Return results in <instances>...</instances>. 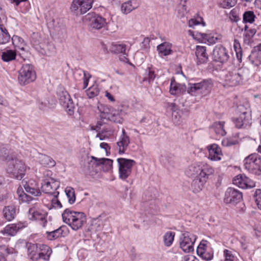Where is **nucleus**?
Masks as SVG:
<instances>
[{
  "mask_svg": "<svg viewBox=\"0 0 261 261\" xmlns=\"http://www.w3.org/2000/svg\"><path fill=\"white\" fill-rule=\"evenodd\" d=\"M62 216L63 222L74 230L82 228L86 221V217L84 213L73 211L68 208L64 210Z\"/></svg>",
  "mask_w": 261,
  "mask_h": 261,
  "instance_id": "f257e3e1",
  "label": "nucleus"
},
{
  "mask_svg": "<svg viewBox=\"0 0 261 261\" xmlns=\"http://www.w3.org/2000/svg\"><path fill=\"white\" fill-rule=\"evenodd\" d=\"M214 169L209 165L202 162H194L186 169V174L190 177H209L213 174Z\"/></svg>",
  "mask_w": 261,
  "mask_h": 261,
  "instance_id": "f03ea898",
  "label": "nucleus"
},
{
  "mask_svg": "<svg viewBox=\"0 0 261 261\" xmlns=\"http://www.w3.org/2000/svg\"><path fill=\"white\" fill-rule=\"evenodd\" d=\"M249 74L250 71L247 68L242 67L226 72L223 80L226 85L236 86L240 84L243 80L247 79Z\"/></svg>",
  "mask_w": 261,
  "mask_h": 261,
  "instance_id": "7ed1b4c3",
  "label": "nucleus"
},
{
  "mask_svg": "<svg viewBox=\"0 0 261 261\" xmlns=\"http://www.w3.org/2000/svg\"><path fill=\"white\" fill-rule=\"evenodd\" d=\"M7 155H8L7 159H3V160L8 161L7 169L8 173L12 175L14 177L17 179H21L24 176L26 170V166L24 163L20 160L14 159L11 155V151L9 150L7 151Z\"/></svg>",
  "mask_w": 261,
  "mask_h": 261,
  "instance_id": "20e7f679",
  "label": "nucleus"
},
{
  "mask_svg": "<svg viewBox=\"0 0 261 261\" xmlns=\"http://www.w3.org/2000/svg\"><path fill=\"white\" fill-rule=\"evenodd\" d=\"M36 79V72L31 64H23L18 71V82L21 85L29 84L34 82Z\"/></svg>",
  "mask_w": 261,
  "mask_h": 261,
  "instance_id": "39448f33",
  "label": "nucleus"
},
{
  "mask_svg": "<svg viewBox=\"0 0 261 261\" xmlns=\"http://www.w3.org/2000/svg\"><path fill=\"white\" fill-rule=\"evenodd\" d=\"M213 86L211 80H205L199 83H190L187 88V92L191 95H198L208 93Z\"/></svg>",
  "mask_w": 261,
  "mask_h": 261,
  "instance_id": "423d86ee",
  "label": "nucleus"
},
{
  "mask_svg": "<svg viewBox=\"0 0 261 261\" xmlns=\"http://www.w3.org/2000/svg\"><path fill=\"white\" fill-rule=\"evenodd\" d=\"M117 162L119 167V177L122 180H125L130 175L135 161L130 159L118 158Z\"/></svg>",
  "mask_w": 261,
  "mask_h": 261,
  "instance_id": "0eeeda50",
  "label": "nucleus"
},
{
  "mask_svg": "<svg viewBox=\"0 0 261 261\" xmlns=\"http://www.w3.org/2000/svg\"><path fill=\"white\" fill-rule=\"evenodd\" d=\"M245 168L249 172L255 174L261 173V158L257 154H252L244 160Z\"/></svg>",
  "mask_w": 261,
  "mask_h": 261,
  "instance_id": "6e6552de",
  "label": "nucleus"
},
{
  "mask_svg": "<svg viewBox=\"0 0 261 261\" xmlns=\"http://www.w3.org/2000/svg\"><path fill=\"white\" fill-rule=\"evenodd\" d=\"M57 95L60 104L69 115H72L74 113V104L68 92L63 88L60 87L58 89Z\"/></svg>",
  "mask_w": 261,
  "mask_h": 261,
  "instance_id": "1a4fd4ad",
  "label": "nucleus"
},
{
  "mask_svg": "<svg viewBox=\"0 0 261 261\" xmlns=\"http://www.w3.org/2000/svg\"><path fill=\"white\" fill-rule=\"evenodd\" d=\"M41 189L43 192L53 195L58 196L59 192L57 190L60 187V182L54 178H45L42 179Z\"/></svg>",
  "mask_w": 261,
  "mask_h": 261,
  "instance_id": "9d476101",
  "label": "nucleus"
},
{
  "mask_svg": "<svg viewBox=\"0 0 261 261\" xmlns=\"http://www.w3.org/2000/svg\"><path fill=\"white\" fill-rule=\"evenodd\" d=\"M93 3V0H73L70 9L76 15H81L91 8Z\"/></svg>",
  "mask_w": 261,
  "mask_h": 261,
  "instance_id": "9b49d317",
  "label": "nucleus"
},
{
  "mask_svg": "<svg viewBox=\"0 0 261 261\" xmlns=\"http://www.w3.org/2000/svg\"><path fill=\"white\" fill-rule=\"evenodd\" d=\"M242 198V193L240 191L230 187L226 190L223 200L225 203L235 205L240 202Z\"/></svg>",
  "mask_w": 261,
  "mask_h": 261,
  "instance_id": "f8f14e48",
  "label": "nucleus"
},
{
  "mask_svg": "<svg viewBox=\"0 0 261 261\" xmlns=\"http://www.w3.org/2000/svg\"><path fill=\"white\" fill-rule=\"evenodd\" d=\"M102 117L108 119L112 121L121 123L122 122L121 111L114 109L108 106L103 107L102 112Z\"/></svg>",
  "mask_w": 261,
  "mask_h": 261,
  "instance_id": "ddd939ff",
  "label": "nucleus"
},
{
  "mask_svg": "<svg viewBox=\"0 0 261 261\" xmlns=\"http://www.w3.org/2000/svg\"><path fill=\"white\" fill-rule=\"evenodd\" d=\"M213 57L215 61L222 63H226L229 55L227 49L221 45H218L213 49Z\"/></svg>",
  "mask_w": 261,
  "mask_h": 261,
  "instance_id": "4468645a",
  "label": "nucleus"
},
{
  "mask_svg": "<svg viewBox=\"0 0 261 261\" xmlns=\"http://www.w3.org/2000/svg\"><path fill=\"white\" fill-rule=\"evenodd\" d=\"M234 185L242 189L251 188L255 186L254 181L244 174H239L234 177L232 180Z\"/></svg>",
  "mask_w": 261,
  "mask_h": 261,
  "instance_id": "2eb2a0df",
  "label": "nucleus"
},
{
  "mask_svg": "<svg viewBox=\"0 0 261 261\" xmlns=\"http://www.w3.org/2000/svg\"><path fill=\"white\" fill-rule=\"evenodd\" d=\"M208 151L207 158L212 161H219L222 160L223 153L221 147L216 144H212L206 147Z\"/></svg>",
  "mask_w": 261,
  "mask_h": 261,
  "instance_id": "dca6fc26",
  "label": "nucleus"
},
{
  "mask_svg": "<svg viewBox=\"0 0 261 261\" xmlns=\"http://www.w3.org/2000/svg\"><path fill=\"white\" fill-rule=\"evenodd\" d=\"M47 212L37 206L29 208L28 213V218L32 221H44L47 216Z\"/></svg>",
  "mask_w": 261,
  "mask_h": 261,
  "instance_id": "f3484780",
  "label": "nucleus"
},
{
  "mask_svg": "<svg viewBox=\"0 0 261 261\" xmlns=\"http://www.w3.org/2000/svg\"><path fill=\"white\" fill-rule=\"evenodd\" d=\"M130 46L125 43L113 44L111 47L112 52L117 54H122V57L120 58V60L124 62L128 61L127 57L128 52L129 50Z\"/></svg>",
  "mask_w": 261,
  "mask_h": 261,
  "instance_id": "a211bd4d",
  "label": "nucleus"
},
{
  "mask_svg": "<svg viewBox=\"0 0 261 261\" xmlns=\"http://www.w3.org/2000/svg\"><path fill=\"white\" fill-rule=\"evenodd\" d=\"M232 121L236 127L238 128H245L251 124V115L249 113L244 112L239 117L234 118Z\"/></svg>",
  "mask_w": 261,
  "mask_h": 261,
  "instance_id": "6ab92c4d",
  "label": "nucleus"
},
{
  "mask_svg": "<svg viewBox=\"0 0 261 261\" xmlns=\"http://www.w3.org/2000/svg\"><path fill=\"white\" fill-rule=\"evenodd\" d=\"M167 110L172 113V119L176 125H179L182 122L183 118L181 116V112L178 107L174 103H168Z\"/></svg>",
  "mask_w": 261,
  "mask_h": 261,
  "instance_id": "aec40b11",
  "label": "nucleus"
},
{
  "mask_svg": "<svg viewBox=\"0 0 261 261\" xmlns=\"http://www.w3.org/2000/svg\"><path fill=\"white\" fill-rule=\"evenodd\" d=\"M103 124L101 121H98L96 125L94 126L95 127H92L93 129L98 132L96 135V138H98L100 140L109 139L113 135V131L110 129L107 126L105 125L102 127V130H100L101 126Z\"/></svg>",
  "mask_w": 261,
  "mask_h": 261,
  "instance_id": "412c9836",
  "label": "nucleus"
},
{
  "mask_svg": "<svg viewBox=\"0 0 261 261\" xmlns=\"http://www.w3.org/2000/svg\"><path fill=\"white\" fill-rule=\"evenodd\" d=\"M27 226L28 223L26 221L18 222L8 225L5 227L4 231L5 233L14 236L18 231L27 227Z\"/></svg>",
  "mask_w": 261,
  "mask_h": 261,
  "instance_id": "4be33fe9",
  "label": "nucleus"
},
{
  "mask_svg": "<svg viewBox=\"0 0 261 261\" xmlns=\"http://www.w3.org/2000/svg\"><path fill=\"white\" fill-rule=\"evenodd\" d=\"M90 163L96 166H101L103 171H108L112 167L113 161L107 158H97L92 156Z\"/></svg>",
  "mask_w": 261,
  "mask_h": 261,
  "instance_id": "5701e85b",
  "label": "nucleus"
},
{
  "mask_svg": "<svg viewBox=\"0 0 261 261\" xmlns=\"http://www.w3.org/2000/svg\"><path fill=\"white\" fill-rule=\"evenodd\" d=\"M45 234L48 240L53 241L65 237L68 234V229L66 226H61L56 230L46 231Z\"/></svg>",
  "mask_w": 261,
  "mask_h": 261,
  "instance_id": "b1692460",
  "label": "nucleus"
},
{
  "mask_svg": "<svg viewBox=\"0 0 261 261\" xmlns=\"http://www.w3.org/2000/svg\"><path fill=\"white\" fill-rule=\"evenodd\" d=\"M18 212V210L14 204L4 206L2 211L3 217L8 222L13 220L16 217Z\"/></svg>",
  "mask_w": 261,
  "mask_h": 261,
  "instance_id": "393cba45",
  "label": "nucleus"
},
{
  "mask_svg": "<svg viewBox=\"0 0 261 261\" xmlns=\"http://www.w3.org/2000/svg\"><path fill=\"white\" fill-rule=\"evenodd\" d=\"M197 254L206 260H210L213 258V251L209 246H197Z\"/></svg>",
  "mask_w": 261,
  "mask_h": 261,
  "instance_id": "a878e982",
  "label": "nucleus"
},
{
  "mask_svg": "<svg viewBox=\"0 0 261 261\" xmlns=\"http://www.w3.org/2000/svg\"><path fill=\"white\" fill-rule=\"evenodd\" d=\"M195 55L197 64L206 63L208 60V56L206 53V47L197 45L196 47Z\"/></svg>",
  "mask_w": 261,
  "mask_h": 261,
  "instance_id": "bb28decb",
  "label": "nucleus"
},
{
  "mask_svg": "<svg viewBox=\"0 0 261 261\" xmlns=\"http://www.w3.org/2000/svg\"><path fill=\"white\" fill-rule=\"evenodd\" d=\"M88 18L90 19V25L91 28L99 30L106 24V20L105 18L99 15H88Z\"/></svg>",
  "mask_w": 261,
  "mask_h": 261,
  "instance_id": "cd10ccee",
  "label": "nucleus"
},
{
  "mask_svg": "<svg viewBox=\"0 0 261 261\" xmlns=\"http://www.w3.org/2000/svg\"><path fill=\"white\" fill-rule=\"evenodd\" d=\"M172 44L169 42H164L156 47L159 56L161 57L167 56L173 54Z\"/></svg>",
  "mask_w": 261,
  "mask_h": 261,
  "instance_id": "c85d7f7f",
  "label": "nucleus"
},
{
  "mask_svg": "<svg viewBox=\"0 0 261 261\" xmlns=\"http://www.w3.org/2000/svg\"><path fill=\"white\" fill-rule=\"evenodd\" d=\"M129 143L130 139L128 136H120L117 142V149L119 154H123L125 152Z\"/></svg>",
  "mask_w": 261,
  "mask_h": 261,
  "instance_id": "c756f323",
  "label": "nucleus"
},
{
  "mask_svg": "<svg viewBox=\"0 0 261 261\" xmlns=\"http://www.w3.org/2000/svg\"><path fill=\"white\" fill-rule=\"evenodd\" d=\"M208 177H200L195 178L192 181L191 184V190L195 193H197L200 192Z\"/></svg>",
  "mask_w": 261,
  "mask_h": 261,
  "instance_id": "7c9ffc66",
  "label": "nucleus"
},
{
  "mask_svg": "<svg viewBox=\"0 0 261 261\" xmlns=\"http://www.w3.org/2000/svg\"><path fill=\"white\" fill-rule=\"evenodd\" d=\"M140 3L138 0H129L121 5V11L123 14H127L133 10L139 7Z\"/></svg>",
  "mask_w": 261,
  "mask_h": 261,
  "instance_id": "2f4dec72",
  "label": "nucleus"
},
{
  "mask_svg": "<svg viewBox=\"0 0 261 261\" xmlns=\"http://www.w3.org/2000/svg\"><path fill=\"white\" fill-rule=\"evenodd\" d=\"M23 186L25 191L33 196H39L41 195V193L38 188H36V184L34 180H30L28 182H25L24 184H23Z\"/></svg>",
  "mask_w": 261,
  "mask_h": 261,
  "instance_id": "473e14b6",
  "label": "nucleus"
},
{
  "mask_svg": "<svg viewBox=\"0 0 261 261\" xmlns=\"http://www.w3.org/2000/svg\"><path fill=\"white\" fill-rule=\"evenodd\" d=\"M224 122L223 121L215 122L213 124L211 131L215 133L216 139H218L225 135L226 132L224 129Z\"/></svg>",
  "mask_w": 261,
  "mask_h": 261,
  "instance_id": "72a5a7b5",
  "label": "nucleus"
},
{
  "mask_svg": "<svg viewBox=\"0 0 261 261\" xmlns=\"http://www.w3.org/2000/svg\"><path fill=\"white\" fill-rule=\"evenodd\" d=\"M186 87L184 84L176 83L174 78H172L170 86V92L172 95H176L185 92Z\"/></svg>",
  "mask_w": 261,
  "mask_h": 261,
  "instance_id": "f704fd0d",
  "label": "nucleus"
},
{
  "mask_svg": "<svg viewBox=\"0 0 261 261\" xmlns=\"http://www.w3.org/2000/svg\"><path fill=\"white\" fill-rule=\"evenodd\" d=\"M196 239L195 234L189 232H185L180 237V245H194Z\"/></svg>",
  "mask_w": 261,
  "mask_h": 261,
  "instance_id": "c9c22d12",
  "label": "nucleus"
},
{
  "mask_svg": "<svg viewBox=\"0 0 261 261\" xmlns=\"http://www.w3.org/2000/svg\"><path fill=\"white\" fill-rule=\"evenodd\" d=\"M38 162L44 166L53 167L55 165V162L49 156L45 154L38 153L37 156Z\"/></svg>",
  "mask_w": 261,
  "mask_h": 261,
  "instance_id": "e433bc0d",
  "label": "nucleus"
},
{
  "mask_svg": "<svg viewBox=\"0 0 261 261\" xmlns=\"http://www.w3.org/2000/svg\"><path fill=\"white\" fill-rule=\"evenodd\" d=\"M222 36L214 32H208L205 33V42L210 44H213L220 41L222 39Z\"/></svg>",
  "mask_w": 261,
  "mask_h": 261,
  "instance_id": "4c0bfd02",
  "label": "nucleus"
},
{
  "mask_svg": "<svg viewBox=\"0 0 261 261\" xmlns=\"http://www.w3.org/2000/svg\"><path fill=\"white\" fill-rule=\"evenodd\" d=\"M40 259L48 260L52 253V250L49 246H38Z\"/></svg>",
  "mask_w": 261,
  "mask_h": 261,
  "instance_id": "58836bf2",
  "label": "nucleus"
},
{
  "mask_svg": "<svg viewBox=\"0 0 261 261\" xmlns=\"http://www.w3.org/2000/svg\"><path fill=\"white\" fill-rule=\"evenodd\" d=\"M28 256L33 260L40 259L38 246H29L28 248Z\"/></svg>",
  "mask_w": 261,
  "mask_h": 261,
  "instance_id": "ea45409f",
  "label": "nucleus"
},
{
  "mask_svg": "<svg viewBox=\"0 0 261 261\" xmlns=\"http://www.w3.org/2000/svg\"><path fill=\"white\" fill-rule=\"evenodd\" d=\"M12 41L16 50H24L25 43L22 38L18 36H13Z\"/></svg>",
  "mask_w": 261,
  "mask_h": 261,
  "instance_id": "a19ab883",
  "label": "nucleus"
},
{
  "mask_svg": "<svg viewBox=\"0 0 261 261\" xmlns=\"http://www.w3.org/2000/svg\"><path fill=\"white\" fill-rule=\"evenodd\" d=\"M10 39V36L7 30L2 26L0 27V44H5Z\"/></svg>",
  "mask_w": 261,
  "mask_h": 261,
  "instance_id": "79ce46f5",
  "label": "nucleus"
},
{
  "mask_svg": "<svg viewBox=\"0 0 261 261\" xmlns=\"http://www.w3.org/2000/svg\"><path fill=\"white\" fill-rule=\"evenodd\" d=\"M65 193L68 198V202L70 204L74 203L76 197L74 189L71 187H67L65 189Z\"/></svg>",
  "mask_w": 261,
  "mask_h": 261,
  "instance_id": "37998d69",
  "label": "nucleus"
},
{
  "mask_svg": "<svg viewBox=\"0 0 261 261\" xmlns=\"http://www.w3.org/2000/svg\"><path fill=\"white\" fill-rule=\"evenodd\" d=\"M16 58L15 51L12 50H8L2 54V59L5 62H9L14 60Z\"/></svg>",
  "mask_w": 261,
  "mask_h": 261,
  "instance_id": "c03bdc74",
  "label": "nucleus"
},
{
  "mask_svg": "<svg viewBox=\"0 0 261 261\" xmlns=\"http://www.w3.org/2000/svg\"><path fill=\"white\" fill-rule=\"evenodd\" d=\"M0 252L3 255L15 253L16 251L12 247H8L7 246H0ZM0 261H7L3 255L0 256Z\"/></svg>",
  "mask_w": 261,
  "mask_h": 261,
  "instance_id": "a18cd8bd",
  "label": "nucleus"
},
{
  "mask_svg": "<svg viewBox=\"0 0 261 261\" xmlns=\"http://www.w3.org/2000/svg\"><path fill=\"white\" fill-rule=\"evenodd\" d=\"M255 15L252 11H247L243 15V22L244 23H252L255 20Z\"/></svg>",
  "mask_w": 261,
  "mask_h": 261,
  "instance_id": "49530a36",
  "label": "nucleus"
},
{
  "mask_svg": "<svg viewBox=\"0 0 261 261\" xmlns=\"http://www.w3.org/2000/svg\"><path fill=\"white\" fill-rule=\"evenodd\" d=\"M233 49L236 52V58L239 62H241L242 58V50L240 43L237 39L234 40Z\"/></svg>",
  "mask_w": 261,
  "mask_h": 261,
  "instance_id": "de8ad7c7",
  "label": "nucleus"
},
{
  "mask_svg": "<svg viewBox=\"0 0 261 261\" xmlns=\"http://www.w3.org/2000/svg\"><path fill=\"white\" fill-rule=\"evenodd\" d=\"M249 60L251 63L255 66H257L261 64V57L255 49L251 52L249 56Z\"/></svg>",
  "mask_w": 261,
  "mask_h": 261,
  "instance_id": "09e8293b",
  "label": "nucleus"
},
{
  "mask_svg": "<svg viewBox=\"0 0 261 261\" xmlns=\"http://www.w3.org/2000/svg\"><path fill=\"white\" fill-rule=\"evenodd\" d=\"M200 24L203 27L205 25V23L203 21V18L199 16L191 18L188 22L189 27L192 28H194L195 26Z\"/></svg>",
  "mask_w": 261,
  "mask_h": 261,
  "instance_id": "8fccbe9b",
  "label": "nucleus"
},
{
  "mask_svg": "<svg viewBox=\"0 0 261 261\" xmlns=\"http://www.w3.org/2000/svg\"><path fill=\"white\" fill-rule=\"evenodd\" d=\"M11 3H13L16 6H18L20 3L22 2L24 3L23 7L21 8V11L25 13L29 11L30 9V4L28 0H9Z\"/></svg>",
  "mask_w": 261,
  "mask_h": 261,
  "instance_id": "3c124183",
  "label": "nucleus"
},
{
  "mask_svg": "<svg viewBox=\"0 0 261 261\" xmlns=\"http://www.w3.org/2000/svg\"><path fill=\"white\" fill-rule=\"evenodd\" d=\"M175 233L173 231H168L163 236V240L165 245H172L173 242Z\"/></svg>",
  "mask_w": 261,
  "mask_h": 261,
  "instance_id": "603ef678",
  "label": "nucleus"
},
{
  "mask_svg": "<svg viewBox=\"0 0 261 261\" xmlns=\"http://www.w3.org/2000/svg\"><path fill=\"white\" fill-rule=\"evenodd\" d=\"M189 34L190 35L192 36V37L195 40H196L200 42H205V33H201L198 32H193L192 31H189Z\"/></svg>",
  "mask_w": 261,
  "mask_h": 261,
  "instance_id": "864d4df0",
  "label": "nucleus"
},
{
  "mask_svg": "<svg viewBox=\"0 0 261 261\" xmlns=\"http://www.w3.org/2000/svg\"><path fill=\"white\" fill-rule=\"evenodd\" d=\"M99 90L97 85L91 86L87 91V94L89 98H93L97 96Z\"/></svg>",
  "mask_w": 261,
  "mask_h": 261,
  "instance_id": "5fc2aeb1",
  "label": "nucleus"
},
{
  "mask_svg": "<svg viewBox=\"0 0 261 261\" xmlns=\"http://www.w3.org/2000/svg\"><path fill=\"white\" fill-rule=\"evenodd\" d=\"M237 3V0H224L220 6L224 9H229L233 7Z\"/></svg>",
  "mask_w": 261,
  "mask_h": 261,
  "instance_id": "6e6d98bb",
  "label": "nucleus"
},
{
  "mask_svg": "<svg viewBox=\"0 0 261 261\" xmlns=\"http://www.w3.org/2000/svg\"><path fill=\"white\" fill-rule=\"evenodd\" d=\"M80 75L83 74V89H86L88 85L89 79L91 78V75L87 72L81 71L79 73Z\"/></svg>",
  "mask_w": 261,
  "mask_h": 261,
  "instance_id": "4d7b16f0",
  "label": "nucleus"
},
{
  "mask_svg": "<svg viewBox=\"0 0 261 261\" xmlns=\"http://www.w3.org/2000/svg\"><path fill=\"white\" fill-rule=\"evenodd\" d=\"M254 198L257 207L261 210V189L256 190Z\"/></svg>",
  "mask_w": 261,
  "mask_h": 261,
  "instance_id": "13d9d810",
  "label": "nucleus"
},
{
  "mask_svg": "<svg viewBox=\"0 0 261 261\" xmlns=\"http://www.w3.org/2000/svg\"><path fill=\"white\" fill-rule=\"evenodd\" d=\"M8 149L6 146L0 145V160L7 159L8 155H7Z\"/></svg>",
  "mask_w": 261,
  "mask_h": 261,
  "instance_id": "bf43d9fd",
  "label": "nucleus"
},
{
  "mask_svg": "<svg viewBox=\"0 0 261 261\" xmlns=\"http://www.w3.org/2000/svg\"><path fill=\"white\" fill-rule=\"evenodd\" d=\"M224 256L225 257L224 261H234V256L230 250L225 249L224 250Z\"/></svg>",
  "mask_w": 261,
  "mask_h": 261,
  "instance_id": "052dcab7",
  "label": "nucleus"
},
{
  "mask_svg": "<svg viewBox=\"0 0 261 261\" xmlns=\"http://www.w3.org/2000/svg\"><path fill=\"white\" fill-rule=\"evenodd\" d=\"M230 18L234 21L237 22L240 20L238 10L236 9H233L230 12Z\"/></svg>",
  "mask_w": 261,
  "mask_h": 261,
  "instance_id": "680f3d73",
  "label": "nucleus"
},
{
  "mask_svg": "<svg viewBox=\"0 0 261 261\" xmlns=\"http://www.w3.org/2000/svg\"><path fill=\"white\" fill-rule=\"evenodd\" d=\"M54 198L51 199V206L52 207L55 208H59L62 207L61 202L57 199L58 196H53Z\"/></svg>",
  "mask_w": 261,
  "mask_h": 261,
  "instance_id": "e2e57ef3",
  "label": "nucleus"
},
{
  "mask_svg": "<svg viewBox=\"0 0 261 261\" xmlns=\"http://www.w3.org/2000/svg\"><path fill=\"white\" fill-rule=\"evenodd\" d=\"M237 143L236 141H233L230 139H224L222 141V144L224 146H230L233 145H234Z\"/></svg>",
  "mask_w": 261,
  "mask_h": 261,
  "instance_id": "0e129e2a",
  "label": "nucleus"
},
{
  "mask_svg": "<svg viewBox=\"0 0 261 261\" xmlns=\"http://www.w3.org/2000/svg\"><path fill=\"white\" fill-rule=\"evenodd\" d=\"M100 147L102 149H103L106 153V155L109 156L110 154V146L109 144L106 142H102L100 144Z\"/></svg>",
  "mask_w": 261,
  "mask_h": 261,
  "instance_id": "69168bd1",
  "label": "nucleus"
},
{
  "mask_svg": "<svg viewBox=\"0 0 261 261\" xmlns=\"http://www.w3.org/2000/svg\"><path fill=\"white\" fill-rule=\"evenodd\" d=\"M177 12L178 13L179 17L184 16L187 13V9L184 5H180L178 7Z\"/></svg>",
  "mask_w": 261,
  "mask_h": 261,
  "instance_id": "338daca9",
  "label": "nucleus"
},
{
  "mask_svg": "<svg viewBox=\"0 0 261 261\" xmlns=\"http://www.w3.org/2000/svg\"><path fill=\"white\" fill-rule=\"evenodd\" d=\"M19 197L22 202H29L32 200L30 196L25 193L19 194Z\"/></svg>",
  "mask_w": 261,
  "mask_h": 261,
  "instance_id": "774afa93",
  "label": "nucleus"
}]
</instances>
